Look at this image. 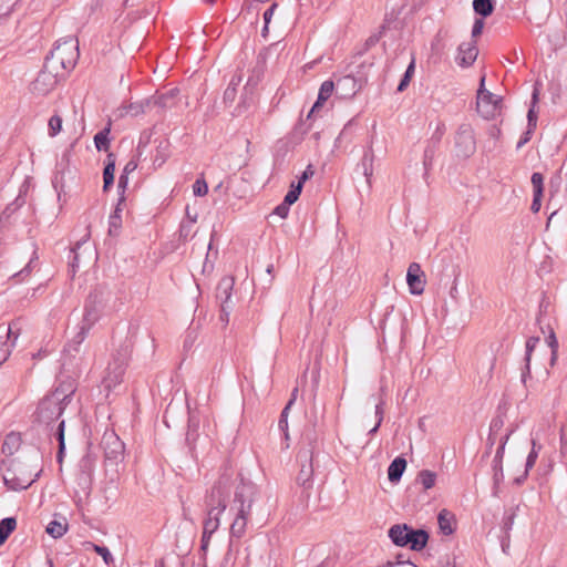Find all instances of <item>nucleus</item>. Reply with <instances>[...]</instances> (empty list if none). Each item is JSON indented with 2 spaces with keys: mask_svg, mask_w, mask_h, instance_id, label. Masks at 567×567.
<instances>
[{
  "mask_svg": "<svg viewBox=\"0 0 567 567\" xmlns=\"http://www.w3.org/2000/svg\"><path fill=\"white\" fill-rule=\"evenodd\" d=\"M229 477H220L207 496V517L203 524L200 549L205 554L208 549L212 535L218 529L220 515L226 509V501L229 496Z\"/></svg>",
  "mask_w": 567,
  "mask_h": 567,
  "instance_id": "f257e3e1",
  "label": "nucleus"
},
{
  "mask_svg": "<svg viewBox=\"0 0 567 567\" xmlns=\"http://www.w3.org/2000/svg\"><path fill=\"white\" fill-rule=\"evenodd\" d=\"M110 298V292L104 290H94L89 295L84 306L83 319L79 326V331L68 343L65 348L66 352L79 351V347L87 337L91 328L100 320Z\"/></svg>",
  "mask_w": 567,
  "mask_h": 567,
  "instance_id": "f03ea898",
  "label": "nucleus"
},
{
  "mask_svg": "<svg viewBox=\"0 0 567 567\" xmlns=\"http://www.w3.org/2000/svg\"><path fill=\"white\" fill-rule=\"evenodd\" d=\"M79 59V43L73 38L59 40L45 59L49 68L61 72L64 76L76 64Z\"/></svg>",
  "mask_w": 567,
  "mask_h": 567,
  "instance_id": "7ed1b4c3",
  "label": "nucleus"
},
{
  "mask_svg": "<svg viewBox=\"0 0 567 567\" xmlns=\"http://www.w3.org/2000/svg\"><path fill=\"white\" fill-rule=\"evenodd\" d=\"M255 487L249 483H241L235 493V503L239 504L236 517L230 526V537L241 538L246 533L248 518L251 513Z\"/></svg>",
  "mask_w": 567,
  "mask_h": 567,
  "instance_id": "20e7f679",
  "label": "nucleus"
},
{
  "mask_svg": "<svg viewBox=\"0 0 567 567\" xmlns=\"http://www.w3.org/2000/svg\"><path fill=\"white\" fill-rule=\"evenodd\" d=\"M71 394L72 390L70 386L68 389L56 388L39 403L35 413L37 420L47 425L58 420L70 401Z\"/></svg>",
  "mask_w": 567,
  "mask_h": 567,
  "instance_id": "39448f33",
  "label": "nucleus"
},
{
  "mask_svg": "<svg viewBox=\"0 0 567 567\" xmlns=\"http://www.w3.org/2000/svg\"><path fill=\"white\" fill-rule=\"evenodd\" d=\"M389 537L398 546H408L412 550H421L426 546L429 534L423 529L414 530L408 525H394L389 529Z\"/></svg>",
  "mask_w": 567,
  "mask_h": 567,
  "instance_id": "423d86ee",
  "label": "nucleus"
},
{
  "mask_svg": "<svg viewBox=\"0 0 567 567\" xmlns=\"http://www.w3.org/2000/svg\"><path fill=\"white\" fill-rule=\"evenodd\" d=\"M63 78L61 72L49 68V64L44 62L43 69L31 83V93L35 96H45L55 89Z\"/></svg>",
  "mask_w": 567,
  "mask_h": 567,
  "instance_id": "0eeeda50",
  "label": "nucleus"
},
{
  "mask_svg": "<svg viewBox=\"0 0 567 567\" xmlns=\"http://www.w3.org/2000/svg\"><path fill=\"white\" fill-rule=\"evenodd\" d=\"M355 86H357V83H355L354 78H352V76H343V78L339 79L336 84L337 92H339V90H341V89L349 87L352 91L351 94L355 93ZM333 91H334V83L332 81L328 80L321 84V86L319 89V93H318V99H317L316 103L313 104L312 109L310 110V113L308 115L309 117L324 104V102L332 95Z\"/></svg>",
  "mask_w": 567,
  "mask_h": 567,
  "instance_id": "6e6552de",
  "label": "nucleus"
},
{
  "mask_svg": "<svg viewBox=\"0 0 567 567\" xmlns=\"http://www.w3.org/2000/svg\"><path fill=\"white\" fill-rule=\"evenodd\" d=\"M455 153L458 157L468 158L475 153L476 141L473 127L463 123L458 126L454 138Z\"/></svg>",
  "mask_w": 567,
  "mask_h": 567,
  "instance_id": "1a4fd4ad",
  "label": "nucleus"
},
{
  "mask_svg": "<svg viewBox=\"0 0 567 567\" xmlns=\"http://www.w3.org/2000/svg\"><path fill=\"white\" fill-rule=\"evenodd\" d=\"M485 78L481 79L477 92V112L486 120L494 118L501 111V99L484 89Z\"/></svg>",
  "mask_w": 567,
  "mask_h": 567,
  "instance_id": "9d476101",
  "label": "nucleus"
},
{
  "mask_svg": "<svg viewBox=\"0 0 567 567\" xmlns=\"http://www.w3.org/2000/svg\"><path fill=\"white\" fill-rule=\"evenodd\" d=\"M105 464H117L123 458L124 443L113 431H106L101 440Z\"/></svg>",
  "mask_w": 567,
  "mask_h": 567,
  "instance_id": "9b49d317",
  "label": "nucleus"
},
{
  "mask_svg": "<svg viewBox=\"0 0 567 567\" xmlns=\"http://www.w3.org/2000/svg\"><path fill=\"white\" fill-rule=\"evenodd\" d=\"M298 458L301 462V468L297 476V482L305 491H309L312 487V454L310 451L305 450L299 453Z\"/></svg>",
  "mask_w": 567,
  "mask_h": 567,
  "instance_id": "f8f14e48",
  "label": "nucleus"
},
{
  "mask_svg": "<svg viewBox=\"0 0 567 567\" xmlns=\"http://www.w3.org/2000/svg\"><path fill=\"white\" fill-rule=\"evenodd\" d=\"M18 337L19 334L13 331L11 324L0 326V365L8 360Z\"/></svg>",
  "mask_w": 567,
  "mask_h": 567,
  "instance_id": "ddd939ff",
  "label": "nucleus"
},
{
  "mask_svg": "<svg viewBox=\"0 0 567 567\" xmlns=\"http://www.w3.org/2000/svg\"><path fill=\"white\" fill-rule=\"evenodd\" d=\"M125 371V362L123 359H113L106 368L105 375L103 378V384L105 389H112L122 382Z\"/></svg>",
  "mask_w": 567,
  "mask_h": 567,
  "instance_id": "4468645a",
  "label": "nucleus"
},
{
  "mask_svg": "<svg viewBox=\"0 0 567 567\" xmlns=\"http://www.w3.org/2000/svg\"><path fill=\"white\" fill-rule=\"evenodd\" d=\"M421 266L412 262L406 272V282L412 295H421L424 291L425 280Z\"/></svg>",
  "mask_w": 567,
  "mask_h": 567,
  "instance_id": "2eb2a0df",
  "label": "nucleus"
},
{
  "mask_svg": "<svg viewBox=\"0 0 567 567\" xmlns=\"http://www.w3.org/2000/svg\"><path fill=\"white\" fill-rule=\"evenodd\" d=\"M178 94V90L172 89L166 93L154 95L150 99H146V106L156 109L157 111H163L166 109H172L176 105V96Z\"/></svg>",
  "mask_w": 567,
  "mask_h": 567,
  "instance_id": "dca6fc26",
  "label": "nucleus"
},
{
  "mask_svg": "<svg viewBox=\"0 0 567 567\" xmlns=\"http://www.w3.org/2000/svg\"><path fill=\"white\" fill-rule=\"evenodd\" d=\"M456 55V62L462 68H467L474 63L477 58L478 50L475 42H464L460 44Z\"/></svg>",
  "mask_w": 567,
  "mask_h": 567,
  "instance_id": "f3484780",
  "label": "nucleus"
},
{
  "mask_svg": "<svg viewBox=\"0 0 567 567\" xmlns=\"http://www.w3.org/2000/svg\"><path fill=\"white\" fill-rule=\"evenodd\" d=\"M37 477L38 474H30L29 476L22 478L17 477L16 472L10 468H8L6 474L3 475L6 485L14 491L28 488L35 481Z\"/></svg>",
  "mask_w": 567,
  "mask_h": 567,
  "instance_id": "a211bd4d",
  "label": "nucleus"
},
{
  "mask_svg": "<svg viewBox=\"0 0 567 567\" xmlns=\"http://www.w3.org/2000/svg\"><path fill=\"white\" fill-rule=\"evenodd\" d=\"M234 279L229 277L223 278L217 286V298L221 302V310L225 311L231 297Z\"/></svg>",
  "mask_w": 567,
  "mask_h": 567,
  "instance_id": "6ab92c4d",
  "label": "nucleus"
},
{
  "mask_svg": "<svg viewBox=\"0 0 567 567\" xmlns=\"http://www.w3.org/2000/svg\"><path fill=\"white\" fill-rule=\"evenodd\" d=\"M539 342V337H530L527 339L525 348V369L522 372V382L526 385L527 378L530 374V358L534 349L536 348L537 343Z\"/></svg>",
  "mask_w": 567,
  "mask_h": 567,
  "instance_id": "aec40b11",
  "label": "nucleus"
},
{
  "mask_svg": "<svg viewBox=\"0 0 567 567\" xmlns=\"http://www.w3.org/2000/svg\"><path fill=\"white\" fill-rule=\"evenodd\" d=\"M540 449H542V446L538 445L535 440H533L532 441V450L526 458L525 472H524L523 476L517 477L515 480L517 484H520L526 480L528 472L534 467V465L538 458V453H539Z\"/></svg>",
  "mask_w": 567,
  "mask_h": 567,
  "instance_id": "412c9836",
  "label": "nucleus"
},
{
  "mask_svg": "<svg viewBox=\"0 0 567 567\" xmlns=\"http://www.w3.org/2000/svg\"><path fill=\"white\" fill-rule=\"evenodd\" d=\"M123 198L120 199L118 204L115 207V210L109 218V234L111 236H117L122 227L121 204L123 203Z\"/></svg>",
  "mask_w": 567,
  "mask_h": 567,
  "instance_id": "4be33fe9",
  "label": "nucleus"
},
{
  "mask_svg": "<svg viewBox=\"0 0 567 567\" xmlns=\"http://www.w3.org/2000/svg\"><path fill=\"white\" fill-rule=\"evenodd\" d=\"M406 467V461L403 457H396L388 468V477L391 482H398Z\"/></svg>",
  "mask_w": 567,
  "mask_h": 567,
  "instance_id": "5701e85b",
  "label": "nucleus"
},
{
  "mask_svg": "<svg viewBox=\"0 0 567 567\" xmlns=\"http://www.w3.org/2000/svg\"><path fill=\"white\" fill-rule=\"evenodd\" d=\"M453 520L454 517L449 511L442 509L440 512L437 522L440 529L444 535H451L453 533Z\"/></svg>",
  "mask_w": 567,
  "mask_h": 567,
  "instance_id": "b1692460",
  "label": "nucleus"
},
{
  "mask_svg": "<svg viewBox=\"0 0 567 567\" xmlns=\"http://www.w3.org/2000/svg\"><path fill=\"white\" fill-rule=\"evenodd\" d=\"M21 444L20 435L17 433H10L6 436L4 442L2 444V452L6 455H12L18 451Z\"/></svg>",
  "mask_w": 567,
  "mask_h": 567,
  "instance_id": "393cba45",
  "label": "nucleus"
},
{
  "mask_svg": "<svg viewBox=\"0 0 567 567\" xmlns=\"http://www.w3.org/2000/svg\"><path fill=\"white\" fill-rule=\"evenodd\" d=\"M68 530V524L65 519L62 520H52L47 526V533L53 538L62 537Z\"/></svg>",
  "mask_w": 567,
  "mask_h": 567,
  "instance_id": "a878e982",
  "label": "nucleus"
},
{
  "mask_svg": "<svg viewBox=\"0 0 567 567\" xmlns=\"http://www.w3.org/2000/svg\"><path fill=\"white\" fill-rule=\"evenodd\" d=\"M17 520L13 517H7L0 522V545H2L9 535L16 529Z\"/></svg>",
  "mask_w": 567,
  "mask_h": 567,
  "instance_id": "bb28decb",
  "label": "nucleus"
},
{
  "mask_svg": "<svg viewBox=\"0 0 567 567\" xmlns=\"http://www.w3.org/2000/svg\"><path fill=\"white\" fill-rule=\"evenodd\" d=\"M107 159H109V162L103 171V179H104L103 188H104V190H106L113 184L114 172H115V159L113 158V155L109 154Z\"/></svg>",
  "mask_w": 567,
  "mask_h": 567,
  "instance_id": "cd10ccee",
  "label": "nucleus"
},
{
  "mask_svg": "<svg viewBox=\"0 0 567 567\" xmlns=\"http://www.w3.org/2000/svg\"><path fill=\"white\" fill-rule=\"evenodd\" d=\"M417 481L422 484L424 489H430L434 486L436 474L429 470H423L417 475Z\"/></svg>",
  "mask_w": 567,
  "mask_h": 567,
  "instance_id": "c85d7f7f",
  "label": "nucleus"
},
{
  "mask_svg": "<svg viewBox=\"0 0 567 567\" xmlns=\"http://www.w3.org/2000/svg\"><path fill=\"white\" fill-rule=\"evenodd\" d=\"M86 546L87 548H92L97 555H100L107 566L114 564V558L106 547L93 543H87Z\"/></svg>",
  "mask_w": 567,
  "mask_h": 567,
  "instance_id": "c756f323",
  "label": "nucleus"
},
{
  "mask_svg": "<svg viewBox=\"0 0 567 567\" xmlns=\"http://www.w3.org/2000/svg\"><path fill=\"white\" fill-rule=\"evenodd\" d=\"M109 134L110 128L106 127L94 136V144L99 151H107L110 145Z\"/></svg>",
  "mask_w": 567,
  "mask_h": 567,
  "instance_id": "7c9ffc66",
  "label": "nucleus"
},
{
  "mask_svg": "<svg viewBox=\"0 0 567 567\" xmlns=\"http://www.w3.org/2000/svg\"><path fill=\"white\" fill-rule=\"evenodd\" d=\"M474 11L483 17H487L493 12V3L491 0H474Z\"/></svg>",
  "mask_w": 567,
  "mask_h": 567,
  "instance_id": "2f4dec72",
  "label": "nucleus"
},
{
  "mask_svg": "<svg viewBox=\"0 0 567 567\" xmlns=\"http://www.w3.org/2000/svg\"><path fill=\"white\" fill-rule=\"evenodd\" d=\"M296 392H297V390L293 391V393H296ZM293 400H295V394H292V399L287 403V405L282 410L280 419H279V422H278V426L284 432L286 440H288V437H289V435H288V421H287L288 411H289L290 406L292 405Z\"/></svg>",
  "mask_w": 567,
  "mask_h": 567,
  "instance_id": "473e14b6",
  "label": "nucleus"
},
{
  "mask_svg": "<svg viewBox=\"0 0 567 567\" xmlns=\"http://www.w3.org/2000/svg\"><path fill=\"white\" fill-rule=\"evenodd\" d=\"M414 71H415V60L412 59L411 63L409 64V66L405 70V73H404L402 80L399 83V86H398L399 92H403L409 86L410 81L414 74Z\"/></svg>",
  "mask_w": 567,
  "mask_h": 567,
  "instance_id": "72a5a7b5",
  "label": "nucleus"
},
{
  "mask_svg": "<svg viewBox=\"0 0 567 567\" xmlns=\"http://www.w3.org/2000/svg\"><path fill=\"white\" fill-rule=\"evenodd\" d=\"M538 101V91L534 90L533 96H532V107L528 111L527 120H528V127L536 128L537 124V113L535 112V105Z\"/></svg>",
  "mask_w": 567,
  "mask_h": 567,
  "instance_id": "f704fd0d",
  "label": "nucleus"
},
{
  "mask_svg": "<svg viewBox=\"0 0 567 567\" xmlns=\"http://www.w3.org/2000/svg\"><path fill=\"white\" fill-rule=\"evenodd\" d=\"M152 107L146 106V100H143L141 102L131 103L127 106V113L137 116L140 114L146 113L148 111H152Z\"/></svg>",
  "mask_w": 567,
  "mask_h": 567,
  "instance_id": "c9c22d12",
  "label": "nucleus"
},
{
  "mask_svg": "<svg viewBox=\"0 0 567 567\" xmlns=\"http://www.w3.org/2000/svg\"><path fill=\"white\" fill-rule=\"evenodd\" d=\"M48 126H49V135L50 136L53 137V136L58 135L62 130L61 116L58 114L52 115L49 120Z\"/></svg>",
  "mask_w": 567,
  "mask_h": 567,
  "instance_id": "e433bc0d",
  "label": "nucleus"
},
{
  "mask_svg": "<svg viewBox=\"0 0 567 567\" xmlns=\"http://www.w3.org/2000/svg\"><path fill=\"white\" fill-rule=\"evenodd\" d=\"M301 189V183H298L297 185H291L290 190L285 196L284 203H286L289 206L296 203L299 198Z\"/></svg>",
  "mask_w": 567,
  "mask_h": 567,
  "instance_id": "4c0bfd02",
  "label": "nucleus"
},
{
  "mask_svg": "<svg viewBox=\"0 0 567 567\" xmlns=\"http://www.w3.org/2000/svg\"><path fill=\"white\" fill-rule=\"evenodd\" d=\"M372 155L365 153L362 158V166H363V174L367 177L368 184L371 183V176H372Z\"/></svg>",
  "mask_w": 567,
  "mask_h": 567,
  "instance_id": "58836bf2",
  "label": "nucleus"
},
{
  "mask_svg": "<svg viewBox=\"0 0 567 567\" xmlns=\"http://www.w3.org/2000/svg\"><path fill=\"white\" fill-rule=\"evenodd\" d=\"M530 182L533 185L534 194L543 195V183H544L543 175L540 173H533Z\"/></svg>",
  "mask_w": 567,
  "mask_h": 567,
  "instance_id": "ea45409f",
  "label": "nucleus"
},
{
  "mask_svg": "<svg viewBox=\"0 0 567 567\" xmlns=\"http://www.w3.org/2000/svg\"><path fill=\"white\" fill-rule=\"evenodd\" d=\"M548 346L551 350V358H550V364L554 365L555 361L557 359V351H558V341L555 337L554 331H550V334L547 338Z\"/></svg>",
  "mask_w": 567,
  "mask_h": 567,
  "instance_id": "a19ab883",
  "label": "nucleus"
},
{
  "mask_svg": "<svg viewBox=\"0 0 567 567\" xmlns=\"http://www.w3.org/2000/svg\"><path fill=\"white\" fill-rule=\"evenodd\" d=\"M193 192L196 196H204L208 192L207 183L204 179H197L193 185Z\"/></svg>",
  "mask_w": 567,
  "mask_h": 567,
  "instance_id": "79ce46f5",
  "label": "nucleus"
},
{
  "mask_svg": "<svg viewBox=\"0 0 567 567\" xmlns=\"http://www.w3.org/2000/svg\"><path fill=\"white\" fill-rule=\"evenodd\" d=\"M240 82V79H238L237 81H235V79H233L228 85V87L226 89L225 93H224V97L225 100H229V101H233L235 99V95H236V86L239 84Z\"/></svg>",
  "mask_w": 567,
  "mask_h": 567,
  "instance_id": "37998d69",
  "label": "nucleus"
},
{
  "mask_svg": "<svg viewBox=\"0 0 567 567\" xmlns=\"http://www.w3.org/2000/svg\"><path fill=\"white\" fill-rule=\"evenodd\" d=\"M56 439L59 441V456H61L64 450V421H61L58 425Z\"/></svg>",
  "mask_w": 567,
  "mask_h": 567,
  "instance_id": "c03bdc74",
  "label": "nucleus"
},
{
  "mask_svg": "<svg viewBox=\"0 0 567 567\" xmlns=\"http://www.w3.org/2000/svg\"><path fill=\"white\" fill-rule=\"evenodd\" d=\"M375 417H377V423L374 425L373 429L370 430V434H374L378 429L380 427L382 421H383V408H382V403H379L377 404L375 406Z\"/></svg>",
  "mask_w": 567,
  "mask_h": 567,
  "instance_id": "a18cd8bd",
  "label": "nucleus"
},
{
  "mask_svg": "<svg viewBox=\"0 0 567 567\" xmlns=\"http://www.w3.org/2000/svg\"><path fill=\"white\" fill-rule=\"evenodd\" d=\"M276 8H277V4L274 3L264 12V21H265L264 32L267 31L268 24L271 21V18L274 16V12H275Z\"/></svg>",
  "mask_w": 567,
  "mask_h": 567,
  "instance_id": "49530a36",
  "label": "nucleus"
},
{
  "mask_svg": "<svg viewBox=\"0 0 567 567\" xmlns=\"http://www.w3.org/2000/svg\"><path fill=\"white\" fill-rule=\"evenodd\" d=\"M289 205H287L286 203H281L280 205H278L274 213L278 216H280L281 218H286L288 216V213H289Z\"/></svg>",
  "mask_w": 567,
  "mask_h": 567,
  "instance_id": "de8ad7c7",
  "label": "nucleus"
},
{
  "mask_svg": "<svg viewBox=\"0 0 567 567\" xmlns=\"http://www.w3.org/2000/svg\"><path fill=\"white\" fill-rule=\"evenodd\" d=\"M483 28H484V22L482 20L477 19L474 22V25H473V29H472V37L473 38L478 37L482 33Z\"/></svg>",
  "mask_w": 567,
  "mask_h": 567,
  "instance_id": "09e8293b",
  "label": "nucleus"
},
{
  "mask_svg": "<svg viewBox=\"0 0 567 567\" xmlns=\"http://www.w3.org/2000/svg\"><path fill=\"white\" fill-rule=\"evenodd\" d=\"M542 197H543V195L534 194L533 203L530 206V209L533 213L539 212L540 206H542Z\"/></svg>",
  "mask_w": 567,
  "mask_h": 567,
  "instance_id": "8fccbe9b",
  "label": "nucleus"
},
{
  "mask_svg": "<svg viewBox=\"0 0 567 567\" xmlns=\"http://www.w3.org/2000/svg\"><path fill=\"white\" fill-rule=\"evenodd\" d=\"M313 176V169L312 167L309 165L302 173L300 179L298 183H301V186L303 185V183L309 179L310 177Z\"/></svg>",
  "mask_w": 567,
  "mask_h": 567,
  "instance_id": "3c124183",
  "label": "nucleus"
},
{
  "mask_svg": "<svg viewBox=\"0 0 567 567\" xmlns=\"http://www.w3.org/2000/svg\"><path fill=\"white\" fill-rule=\"evenodd\" d=\"M505 443L506 441H504L501 446L497 449L496 451V455H495V462H498L501 463L502 462V458L504 456V451H505Z\"/></svg>",
  "mask_w": 567,
  "mask_h": 567,
  "instance_id": "603ef678",
  "label": "nucleus"
},
{
  "mask_svg": "<svg viewBox=\"0 0 567 567\" xmlns=\"http://www.w3.org/2000/svg\"><path fill=\"white\" fill-rule=\"evenodd\" d=\"M534 130L535 128H533V127H528L527 132L524 135V138L518 142V145H517L518 147H520L522 145H524L525 143H527L529 141L530 134Z\"/></svg>",
  "mask_w": 567,
  "mask_h": 567,
  "instance_id": "864d4df0",
  "label": "nucleus"
},
{
  "mask_svg": "<svg viewBox=\"0 0 567 567\" xmlns=\"http://www.w3.org/2000/svg\"><path fill=\"white\" fill-rule=\"evenodd\" d=\"M404 564H410L412 565V563L409 560V559H404L403 558V555H398L395 557V560H394V566H399V565H404Z\"/></svg>",
  "mask_w": 567,
  "mask_h": 567,
  "instance_id": "5fc2aeb1",
  "label": "nucleus"
},
{
  "mask_svg": "<svg viewBox=\"0 0 567 567\" xmlns=\"http://www.w3.org/2000/svg\"><path fill=\"white\" fill-rule=\"evenodd\" d=\"M136 166H137V165H136V163H135V162L130 161V162L125 165V167H124V173H125V174H128V173L133 172V171L136 168Z\"/></svg>",
  "mask_w": 567,
  "mask_h": 567,
  "instance_id": "6e6d98bb",
  "label": "nucleus"
},
{
  "mask_svg": "<svg viewBox=\"0 0 567 567\" xmlns=\"http://www.w3.org/2000/svg\"><path fill=\"white\" fill-rule=\"evenodd\" d=\"M127 184V177L125 175H121L118 179V187L124 188Z\"/></svg>",
  "mask_w": 567,
  "mask_h": 567,
  "instance_id": "4d7b16f0",
  "label": "nucleus"
},
{
  "mask_svg": "<svg viewBox=\"0 0 567 567\" xmlns=\"http://www.w3.org/2000/svg\"><path fill=\"white\" fill-rule=\"evenodd\" d=\"M440 564H441V567H455L454 563L451 561L450 559L441 561Z\"/></svg>",
  "mask_w": 567,
  "mask_h": 567,
  "instance_id": "13d9d810",
  "label": "nucleus"
},
{
  "mask_svg": "<svg viewBox=\"0 0 567 567\" xmlns=\"http://www.w3.org/2000/svg\"><path fill=\"white\" fill-rule=\"evenodd\" d=\"M382 567H394V561L389 560L385 564H383Z\"/></svg>",
  "mask_w": 567,
  "mask_h": 567,
  "instance_id": "bf43d9fd",
  "label": "nucleus"
},
{
  "mask_svg": "<svg viewBox=\"0 0 567 567\" xmlns=\"http://www.w3.org/2000/svg\"><path fill=\"white\" fill-rule=\"evenodd\" d=\"M76 262H78V256L75 255L73 258V261H72V268H74L76 266Z\"/></svg>",
  "mask_w": 567,
  "mask_h": 567,
  "instance_id": "052dcab7",
  "label": "nucleus"
},
{
  "mask_svg": "<svg viewBox=\"0 0 567 567\" xmlns=\"http://www.w3.org/2000/svg\"><path fill=\"white\" fill-rule=\"evenodd\" d=\"M164 162H165V159H164V158H161V161H159V162H158V158H157V157L154 159V163H158V165H162Z\"/></svg>",
  "mask_w": 567,
  "mask_h": 567,
  "instance_id": "680f3d73",
  "label": "nucleus"
},
{
  "mask_svg": "<svg viewBox=\"0 0 567 567\" xmlns=\"http://www.w3.org/2000/svg\"><path fill=\"white\" fill-rule=\"evenodd\" d=\"M208 3L214 4L216 0H206Z\"/></svg>",
  "mask_w": 567,
  "mask_h": 567,
  "instance_id": "e2e57ef3",
  "label": "nucleus"
},
{
  "mask_svg": "<svg viewBox=\"0 0 567 567\" xmlns=\"http://www.w3.org/2000/svg\"><path fill=\"white\" fill-rule=\"evenodd\" d=\"M156 567H164V566H163V565H158V566H156Z\"/></svg>",
  "mask_w": 567,
  "mask_h": 567,
  "instance_id": "0e129e2a",
  "label": "nucleus"
}]
</instances>
